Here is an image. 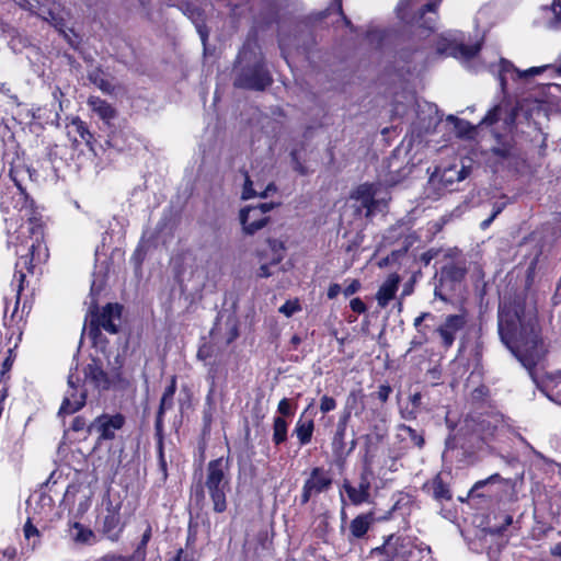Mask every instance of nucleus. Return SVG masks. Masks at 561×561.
Wrapping results in <instances>:
<instances>
[{"mask_svg": "<svg viewBox=\"0 0 561 561\" xmlns=\"http://www.w3.org/2000/svg\"><path fill=\"white\" fill-rule=\"evenodd\" d=\"M551 554L561 558V542L556 543L551 548Z\"/></svg>", "mask_w": 561, "mask_h": 561, "instance_id": "obj_59", "label": "nucleus"}, {"mask_svg": "<svg viewBox=\"0 0 561 561\" xmlns=\"http://www.w3.org/2000/svg\"><path fill=\"white\" fill-rule=\"evenodd\" d=\"M277 411L284 415V416H290L293 415L294 411H293V407L289 402L288 399L284 398L279 401L278 403V407H277Z\"/></svg>", "mask_w": 561, "mask_h": 561, "instance_id": "obj_40", "label": "nucleus"}, {"mask_svg": "<svg viewBox=\"0 0 561 561\" xmlns=\"http://www.w3.org/2000/svg\"><path fill=\"white\" fill-rule=\"evenodd\" d=\"M85 380L93 383L99 389H107L110 379L104 370L95 363L88 365L84 369Z\"/></svg>", "mask_w": 561, "mask_h": 561, "instance_id": "obj_27", "label": "nucleus"}, {"mask_svg": "<svg viewBox=\"0 0 561 561\" xmlns=\"http://www.w3.org/2000/svg\"><path fill=\"white\" fill-rule=\"evenodd\" d=\"M197 32L201 36L202 42L205 44V41L207 38V33L204 31V27L199 24L196 25Z\"/></svg>", "mask_w": 561, "mask_h": 561, "instance_id": "obj_60", "label": "nucleus"}, {"mask_svg": "<svg viewBox=\"0 0 561 561\" xmlns=\"http://www.w3.org/2000/svg\"><path fill=\"white\" fill-rule=\"evenodd\" d=\"M257 275L260 277H268L272 275V272L270 271V266L266 264L261 265L259 268Z\"/></svg>", "mask_w": 561, "mask_h": 561, "instance_id": "obj_55", "label": "nucleus"}, {"mask_svg": "<svg viewBox=\"0 0 561 561\" xmlns=\"http://www.w3.org/2000/svg\"><path fill=\"white\" fill-rule=\"evenodd\" d=\"M352 198L360 203L365 209V216L371 217L380 213L387 206L386 198H377V186L375 184H362L351 195Z\"/></svg>", "mask_w": 561, "mask_h": 561, "instance_id": "obj_11", "label": "nucleus"}, {"mask_svg": "<svg viewBox=\"0 0 561 561\" xmlns=\"http://www.w3.org/2000/svg\"><path fill=\"white\" fill-rule=\"evenodd\" d=\"M357 399V394L355 392H351L347 398V408L351 405V402H355Z\"/></svg>", "mask_w": 561, "mask_h": 561, "instance_id": "obj_64", "label": "nucleus"}, {"mask_svg": "<svg viewBox=\"0 0 561 561\" xmlns=\"http://www.w3.org/2000/svg\"><path fill=\"white\" fill-rule=\"evenodd\" d=\"M550 12L556 16L557 21H561V4H554Z\"/></svg>", "mask_w": 561, "mask_h": 561, "instance_id": "obj_57", "label": "nucleus"}, {"mask_svg": "<svg viewBox=\"0 0 561 561\" xmlns=\"http://www.w3.org/2000/svg\"><path fill=\"white\" fill-rule=\"evenodd\" d=\"M150 538H151V527L148 526L147 529L145 530V533L142 534L141 540L138 543V546L147 548V545H148Z\"/></svg>", "mask_w": 561, "mask_h": 561, "instance_id": "obj_49", "label": "nucleus"}, {"mask_svg": "<svg viewBox=\"0 0 561 561\" xmlns=\"http://www.w3.org/2000/svg\"><path fill=\"white\" fill-rule=\"evenodd\" d=\"M399 467V457L391 451H388L379 459V467L378 469L375 468V476L386 479L389 472L398 471Z\"/></svg>", "mask_w": 561, "mask_h": 561, "instance_id": "obj_29", "label": "nucleus"}, {"mask_svg": "<svg viewBox=\"0 0 561 561\" xmlns=\"http://www.w3.org/2000/svg\"><path fill=\"white\" fill-rule=\"evenodd\" d=\"M273 203H262L256 206H248L240 211V221L243 230L248 234H253L257 230L262 229L268 218L266 214L274 208Z\"/></svg>", "mask_w": 561, "mask_h": 561, "instance_id": "obj_10", "label": "nucleus"}, {"mask_svg": "<svg viewBox=\"0 0 561 561\" xmlns=\"http://www.w3.org/2000/svg\"><path fill=\"white\" fill-rule=\"evenodd\" d=\"M58 8L59 5L56 4V3H53V5L50 8H48V16L45 15V10L44 9H41V15L45 19V20H49L55 26H58L59 25V22H60V18H59V12H58Z\"/></svg>", "mask_w": 561, "mask_h": 561, "instance_id": "obj_35", "label": "nucleus"}, {"mask_svg": "<svg viewBox=\"0 0 561 561\" xmlns=\"http://www.w3.org/2000/svg\"><path fill=\"white\" fill-rule=\"evenodd\" d=\"M469 174V169L461 164L454 163L445 167L442 170H437L436 176L439 178V182L446 188H451L455 183L465 180Z\"/></svg>", "mask_w": 561, "mask_h": 561, "instance_id": "obj_18", "label": "nucleus"}, {"mask_svg": "<svg viewBox=\"0 0 561 561\" xmlns=\"http://www.w3.org/2000/svg\"><path fill=\"white\" fill-rule=\"evenodd\" d=\"M301 310V306L298 299L287 300L278 309L285 317L290 318L293 314Z\"/></svg>", "mask_w": 561, "mask_h": 561, "instance_id": "obj_34", "label": "nucleus"}, {"mask_svg": "<svg viewBox=\"0 0 561 561\" xmlns=\"http://www.w3.org/2000/svg\"><path fill=\"white\" fill-rule=\"evenodd\" d=\"M341 293V286L339 284L330 285L328 289V298L334 299Z\"/></svg>", "mask_w": 561, "mask_h": 561, "instance_id": "obj_50", "label": "nucleus"}, {"mask_svg": "<svg viewBox=\"0 0 561 561\" xmlns=\"http://www.w3.org/2000/svg\"><path fill=\"white\" fill-rule=\"evenodd\" d=\"M18 551L14 547H5L4 549L0 550V561H18Z\"/></svg>", "mask_w": 561, "mask_h": 561, "instance_id": "obj_38", "label": "nucleus"}, {"mask_svg": "<svg viewBox=\"0 0 561 561\" xmlns=\"http://www.w3.org/2000/svg\"><path fill=\"white\" fill-rule=\"evenodd\" d=\"M288 424L282 416H276L273 424V442L280 445L287 439Z\"/></svg>", "mask_w": 561, "mask_h": 561, "instance_id": "obj_31", "label": "nucleus"}, {"mask_svg": "<svg viewBox=\"0 0 561 561\" xmlns=\"http://www.w3.org/2000/svg\"><path fill=\"white\" fill-rule=\"evenodd\" d=\"M125 423L122 414H102L96 417L89 426V434H96L99 439H113L116 431L121 430Z\"/></svg>", "mask_w": 561, "mask_h": 561, "instance_id": "obj_14", "label": "nucleus"}, {"mask_svg": "<svg viewBox=\"0 0 561 561\" xmlns=\"http://www.w3.org/2000/svg\"><path fill=\"white\" fill-rule=\"evenodd\" d=\"M547 71L550 77H561V62L519 70L510 60L501 58L499 64V81L504 96L486 113L480 125L491 127L496 137L511 133L515 126L517 105L506 96L508 79L527 82L535 76Z\"/></svg>", "mask_w": 561, "mask_h": 561, "instance_id": "obj_3", "label": "nucleus"}, {"mask_svg": "<svg viewBox=\"0 0 561 561\" xmlns=\"http://www.w3.org/2000/svg\"><path fill=\"white\" fill-rule=\"evenodd\" d=\"M430 317V313L428 312H423L421 313L419 317H416L414 319V327L415 328H419L421 325V323L427 318Z\"/></svg>", "mask_w": 561, "mask_h": 561, "instance_id": "obj_58", "label": "nucleus"}, {"mask_svg": "<svg viewBox=\"0 0 561 561\" xmlns=\"http://www.w3.org/2000/svg\"><path fill=\"white\" fill-rule=\"evenodd\" d=\"M497 322L502 343L528 370L538 388L551 401L561 405V373L547 374L539 379L534 371V366L547 353L535 308L520 299H504L500 304Z\"/></svg>", "mask_w": 561, "mask_h": 561, "instance_id": "obj_1", "label": "nucleus"}, {"mask_svg": "<svg viewBox=\"0 0 561 561\" xmlns=\"http://www.w3.org/2000/svg\"><path fill=\"white\" fill-rule=\"evenodd\" d=\"M451 476L448 471H442L432 480L430 489L433 497L438 502L449 501L453 497L450 490Z\"/></svg>", "mask_w": 561, "mask_h": 561, "instance_id": "obj_19", "label": "nucleus"}, {"mask_svg": "<svg viewBox=\"0 0 561 561\" xmlns=\"http://www.w3.org/2000/svg\"><path fill=\"white\" fill-rule=\"evenodd\" d=\"M331 484L332 478L329 471L321 467L313 468L302 485L301 504H307L312 496L329 490Z\"/></svg>", "mask_w": 561, "mask_h": 561, "instance_id": "obj_12", "label": "nucleus"}, {"mask_svg": "<svg viewBox=\"0 0 561 561\" xmlns=\"http://www.w3.org/2000/svg\"><path fill=\"white\" fill-rule=\"evenodd\" d=\"M493 154L497 158L499 162L508 169L517 172L526 164L525 154L516 146L503 142L492 149Z\"/></svg>", "mask_w": 561, "mask_h": 561, "instance_id": "obj_17", "label": "nucleus"}, {"mask_svg": "<svg viewBox=\"0 0 561 561\" xmlns=\"http://www.w3.org/2000/svg\"><path fill=\"white\" fill-rule=\"evenodd\" d=\"M69 134H75V141L79 142H85L87 145H91L93 135L88 129L85 123L81 121L79 117L72 118L70 125L68 126Z\"/></svg>", "mask_w": 561, "mask_h": 561, "instance_id": "obj_30", "label": "nucleus"}, {"mask_svg": "<svg viewBox=\"0 0 561 561\" xmlns=\"http://www.w3.org/2000/svg\"><path fill=\"white\" fill-rule=\"evenodd\" d=\"M122 318V306L118 304H107L101 312H91V320L87 334L95 340L100 329L115 334L118 331V327Z\"/></svg>", "mask_w": 561, "mask_h": 561, "instance_id": "obj_8", "label": "nucleus"}, {"mask_svg": "<svg viewBox=\"0 0 561 561\" xmlns=\"http://www.w3.org/2000/svg\"><path fill=\"white\" fill-rule=\"evenodd\" d=\"M402 428L408 432L411 442L417 447H422L424 445V438L421 434H419L415 430L410 426L403 425Z\"/></svg>", "mask_w": 561, "mask_h": 561, "instance_id": "obj_39", "label": "nucleus"}, {"mask_svg": "<svg viewBox=\"0 0 561 561\" xmlns=\"http://www.w3.org/2000/svg\"><path fill=\"white\" fill-rule=\"evenodd\" d=\"M104 561H128L127 557L116 556V554H106L104 557Z\"/></svg>", "mask_w": 561, "mask_h": 561, "instance_id": "obj_56", "label": "nucleus"}, {"mask_svg": "<svg viewBox=\"0 0 561 561\" xmlns=\"http://www.w3.org/2000/svg\"><path fill=\"white\" fill-rule=\"evenodd\" d=\"M24 537L31 541V549L34 550L39 545V530L32 524L28 518L23 527Z\"/></svg>", "mask_w": 561, "mask_h": 561, "instance_id": "obj_32", "label": "nucleus"}, {"mask_svg": "<svg viewBox=\"0 0 561 561\" xmlns=\"http://www.w3.org/2000/svg\"><path fill=\"white\" fill-rule=\"evenodd\" d=\"M85 403V392L81 389L80 377L76 373L68 376V390L65 393L59 414H72Z\"/></svg>", "mask_w": 561, "mask_h": 561, "instance_id": "obj_13", "label": "nucleus"}, {"mask_svg": "<svg viewBox=\"0 0 561 561\" xmlns=\"http://www.w3.org/2000/svg\"><path fill=\"white\" fill-rule=\"evenodd\" d=\"M124 526L117 512L111 511L104 517L102 531L111 541H117L123 533Z\"/></svg>", "mask_w": 561, "mask_h": 561, "instance_id": "obj_22", "label": "nucleus"}, {"mask_svg": "<svg viewBox=\"0 0 561 561\" xmlns=\"http://www.w3.org/2000/svg\"><path fill=\"white\" fill-rule=\"evenodd\" d=\"M485 485H497V490L499 491H504V492L512 491V492H514L515 483L511 479H504L499 473H494V474L490 476L486 479L477 481L473 484V486L471 489V492H477L480 489L484 488Z\"/></svg>", "mask_w": 561, "mask_h": 561, "instance_id": "obj_24", "label": "nucleus"}, {"mask_svg": "<svg viewBox=\"0 0 561 561\" xmlns=\"http://www.w3.org/2000/svg\"><path fill=\"white\" fill-rule=\"evenodd\" d=\"M228 471V460L222 457L214 459L207 465L205 488L216 513H222L227 510V494L230 491Z\"/></svg>", "mask_w": 561, "mask_h": 561, "instance_id": "obj_5", "label": "nucleus"}, {"mask_svg": "<svg viewBox=\"0 0 561 561\" xmlns=\"http://www.w3.org/2000/svg\"><path fill=\"white\" fill-rule=\"evenodd\" d=\"M480 43L467 44L465 35L460 32H448L440 36L437 43V53L468 60L480 50Z\"/></svg>", "mask_w": 561, "mask_h": 561, "instance_id": "obj_6", "label": "nucleus"}, {"mask_svg": "<svg viewBox=\"0 0 561 561\" xmlns=\"http://www.w3.org/2000/svg\"><path fill=\"white\" fill-rule=\"evenodd\" d=\"M391 392V388L389 386L382 385L378 389V399L382 402H386L389 398V394Z\"/></svg>", "mask_w": 561, "mask_h": 561, "instance_id": "obj_47", "label": "nucleus"}, {"mask_svg": "<svg viewBox=\"0 0 561 561\" xmlns=\"http://www.w3.org/2000/svg\"><path fill=\"white\" fill-rule=\"evenodd\" d=\"M275 191L276 186L274 183H268L266 186H264V184L260 180L253 181L248 174H245L244 185L242 190L243 199H250L255 196L265 198Z\"/></svg>", "mask_w": 561, "mask_h": 561, "instance_id": "obj_20", "label": "nucleus"}, {"mask_svg": "<svg viewBox=\"0 0 561 561\" xmlns=\"http://www.w3.org/2000/svg\"><path fill=\"white\" fill-rule=\"evenodd\" d=\"M442 0H430L426 4L423 5L420 14L413 23L417 26L423 27L425 30L432 31L434 30L437 22V12L436 9L439 5ZM411 0H400L397 5L398 16L402 21H407L410 23L408 19V9L410 7Z\"/></svg>", "mask_w": 561, "mask_h": 561, "instance_id": "obj_9", "label": "nucleus"}, {"mask_svg": "<svg viewBox=\"0 0 561 561\" xmlns=\"http://www.w3.org/2000/svg\"><path fill=\"white\" fill-rule=\"evenodd\" d=\"M336 408V401L329 396H323L320 400V410L322 413H328Z\"/></svg>", "mask_w": 561, "mask_h": 561, "instance_id": "obj_37", "label": "nucleus"}, {"mask_svg": "<svg viewBox=\"0 0 561 561\" xmlns=\"http://www.w3.org/2000/svg\"><path fill=\"white\" fill-rule=\"evenodd\" d=\"M270 245L272 250L274 251V264H277L279 260L282 259V251L284 250L283 243L278 242L276 240L270 241Z\"/></svg>", "mask_w": 561, "mask_h": 561, "instance_id": "obj_41", "label": "nucleus"}, {"mask_svg": "<svg viewBox=\"0 0 561 561\" xmlns=\"http://www.w3.org/2000/svg\"><path fill=\"white\" fill-rule=\"evenodd\" d=\"M446 272L447 273H453V276L456 278V279H459L463 276V271L461 268H458L456 266H449L448 268H446Z\"/></svg>", "mask_w": 561, "mask_h": 561, "instance_id": "obj_52", "label": "nucleus"}, {"mask_svg": "<svg viewBox=\"0 0 561 561\" xmlns=\"http://www.w3.org/2000/svg\"><path fill=\"white\" fill-rule=\"evenodd\" d=\"M360 288V283L357 279L351 280V283L344 288L343 294L345 297H350L357 293Z\"/></svg>", "mask_w": 561, "mask_h": 561, "instance_id": "obj_43", "label": "nucleus"}, {"mask_svg": "<svg viewBox=\"0 0 561 561\" xmlns=\"http://www.w3.org/2000/svg\"><path fill=\"white\" fill-rule=\"evenodd\" d=\"M11 367L8 366V360L4 363V367H2V370L0 373V380L7 385V381L4 380L7 371L10 370Z\"/></svg>", "mask_w": 561, "mask_h": 561, "instance_id": "obj_61", "label": "nucleus"}, {"mask_svg": "<svg viewBox=\"0 0 561 561\" xmlns=\"http://www.w3.org/2000/svg\"><path fill=\"white\" fill-rule=\"evenodd\" d=\"M374 477H375L374 456L367 454L365 457V460H364V469L360 474L358 484L353 485L347 481H345L343 483V489L353 505L357 506V505L369 502L371 480Z\"/></svg>", "mask_w": 561, "mask_h": 561, "instance_id": "obj_7", "label": "nucleus"}, {"mask_svg": "<svg viewBox=\"0 0 561 561\" xmlns=\"http://www.w3.org/2000/svg\"><path fill=\"white\" fill-rule=\"evenodd\" d=\"M19 171L11 170L10 175L15 183L16 191L11 196H4L1 202L7 226L8 247L14 248L18 261L15 263L14 278L18 280V296L22 290L24 270L31 272L36 264L45 262L48 257L47 247L44 244V231L39 213L34 208L18 179ZM19 299L15 301L11 321L18 311Z\"/></svg>", "mask_w": 561, "mask_h": 561, "instance_id": "obj_2", "label": "nucleus"}, {"mask_svg": "<svg viewBox=\"0 0 561 561\" xmlns=\"http://www.w3.org/2000/svg\"><path fill=\"white\" fill-rule=\"evenodd\" d=\"M69 536L71 539L80 545H91L94 542V533L78 522L69 525Z\"/></svg>", "mask_w": 561, "mask_h": 561, "instance_id": "obj_28", "label": "nucleus"}, {"mask_svg": "<svg viewBox=\"0 0 561 561\" xmlns=\"http://www.w3.org/2000/svg\"><path fill=\"white\" fill-rule=\"evenodd\" d=\"M71 427L75 432L82 431L85 427V421L82 417H76Z\"/></svg>", "mask_w": 561, "mask_h": 561, "instance_id": "obj_51", "label": "nucleus"}, {"mask_svg": "<svg viewBox=\"0 0 561 561\" xmlns=\"http://www.w3.org/2000/svg\"><path fill=\"white\" fill-rule=\"evenodd\" d=\"M159 468H160V471L162 473V479L165 480L167 477H168L167 461L164 459L163 450H162V446L161 445L159 447Z\"/></svg>", "mask_w": 561, "mask_h": 561, "instance_id": "obj_45", "label": "nucleus"}, {"mask_svg": "<svg viewBox=\"0 0 561 561\" xmlns=\"http://www.w3.org/2000/svg\"><path fill=\"white\" fill-rule=\"evenodd\" d=\"M227 327H228V330H229V335L227 337V344L231 343L232 341H234L238 335H239V332H238V328H237V324L234 322H229L227 323Z\"/></svg>", "mask_w": 561, "mask_h": 561, "instance_id": "obj_46", "label": "nucleus"}, {"mask_svg": "<svg viewBox=\"0 0 561 561\" xmlns=\"http://www.w3.org/2000/svg\"><path fill=\"white\" fill-rule=\"evenodd\" d=\"M350 416V413H346L339 422V427H337V432H336V436L340 437L341 439L344 437V432H345V424L347 422V419Z\"/></svg>", "mask_w": 561, "mask_h": 561, "instance_id": "obj_48", "label": "nucleus"}, {"mask_svg": "<svg viewBox=\"0 0 561 561\" xmlns=\"http://www.w3.org/2000/svg\"><path fill=\"white\" fill-rule=\"evenodd\" d=\"M272 82L268 71L262 64H257L250 69L244 70L236 80L237 87L264 90Z\"/></svg>", "mask_w": 561, "mask_h": 561, "instance_id": "obj_16", "label": "nucleus"}, {"mask_svg": "<svg viewBox=\"0 0 561 561\" xmlns=\"http://www.w3.org/2000/svg\"><path fill=\"white\" fill-rule=\"evenodd\" d=\"M390 263V257H383L378 262L379 267H386Z\"/></svg>", "mask_w": 561, "mask_h": 561, "instance_id": "obj_63", "label": "nucleus"}, {"mask_svg": "<svg viewBox=\"0 0 561 561\" xmlns=\"http://www.w3.org/2000/svg\"><path fill=\"white\" fill-rule=\"evenodd\" d=\"M399 283L400 277L396 273L390 274L387 277V279L382 283V285L379 287L376 294V300L379 307H387L390 300L393 299L396 293L398 291Z\"/></svg>", "mask_w": 561, "mask_h": 561, "instance_id": "obj_21", "label": "nucleus"}, {"mask_svg": "<svg viewBox=\"0 0 561 561\" xmlns=\"http://www.w3.org/2000/svg\"><path fill=\"white\" fill-rule=\"evenodd\" d=\"M291 158H293L295 170L300 173H305L306 171H305L304 167L301 165V163L298 161L297 154L295 151L291 152Z\"/></svg>", "mask_w": 561, "mask_h": 561, "instance_id": "obj_54", "label": "nucleus"}, {"mask_svg": "<svg viewBox=\"0 0 561 561\" xmlns=\"http://www.w3.org/2000/svg\"><path fill=\"white\" fill-rule=\"evenodd\" d=\"M495 218L491 215L489 218L481 222V228L486 229Z\"/></svg>", "mask_w": 561, "mask_h": 561, "instance_id": "obj_62", "label": "nucleus"}, {"mask_svg": "<svg viewBox=\"0 0 561 561\" xmlns=\"http://www.w3.org/2000/svg\"><path fill=\"white\" fill-rule=\"evenodd\" d=\"M505 206H506L505 202L495 203L493 206L492 216L494 218H496L502 213V210L505 208Z\"/></svg>", "mask_w": 561, "mask_h": 561, "instance_id": "obj_53", "label": "nucleus"}, {"mask_svg": "<svg viewBox=\"0 0 561 561\" xmlns=\"http://www.w3.org/2000/svg\"><path fill=\"white\" fill-rule=\"evenodd\" d=\"M374 523L373 513L360 514L356 516L350 524V533L352 538L360 539L363 538L370 526Z\"/></svg>", "mask_w": 561, "mask_h": 561, "instance_id": "obj_25", "label": "nucleus"}, {"mask_svg": "<svg viewBox=\"0 0 561 561\" xmlns=\"http://www.w3.org/2000/svg\"><path fill=\"white\" fill-rule=\"evenodd\" d=\"M350 307L356 313H364L366 311V306L360 298H353Z\"/></svg>", "mask_w": 561, "mask_h": 561, "instance_id": "obj_44", "label": "nucleus"}, {"mask_svg": "<svg viewBox=\"0 0 561 561\" xmlns=\"http://www.w3.org/2000/svg\"><path fill=\"white\" fill-rule=\"evenodd\" d=\"M146 548L137 546L134 553L127 557L128 561H145L146 560Z\"/></svg>", "mask_w": 561, "mask_h": 561, "instance_id": "obj_42", "label": "nucleus"}, {"mask_svg": "<svg viewBox=\"0 0 561 561\" xmlns=\"http://www.w3.org/2000/svg\"><path fill=\"white\" fill-rule=\"evenodd\" d=\"M175 390H176V381H175V378L173 377L171 380V383L165 388L163 396L161 398L159 415H161L165 409H168L172 405V400H173Z\"/></svg>", "mask_w": 561, "mask_h": 561, "instance_id": "obj_33", "label": "nucleus"}, {"mask_svg": "<svg viewBox=\"0 0 561 561\" xmlns=\"http://www.w3.org/2000/svg\"><path fill=\"white\" fill-rule=\"evenodd\" d=\"M430 548L416 539L399 534L388 536L382 546L373 550L379 561H430Z\"/></svg>", "mask_w": 561, "mask_h": 561, "instance_id": "obj_4", "label": "nucleus"}, {"mask_svg": "<svg viewBox=\"0 0 561 561\" xmlns=\"http://www.w3.org/2000/svg\"><path fill=\"white\" fill-rule=\"evenodd\" d=\"M306 411L301 414L296 423L294 433L297 436L300 445H307L311 442L314 431V422L312 419H305Z\"/></svg>", "mask_w": 561, "mask_h": 561, "instance_id": "obj_26", "label": "nucleus"}, {"mask_svg": "<svg viewBox=\"0 0 561 561\" xmlns=\"http://www.w3.org/2000/svg\"><path fill=\"white\" fill-rule=\"evenodd\" d=\"M468 323V313L461 310L458 314H449L445 318L444 322L436 329V332L442 339V344L449 348L458 332L463 330Z\"/></svg>", "mask_w": 561, "mask_h": 561, "instance_id": "obj_15", "label": "nucleus"}, {"mask_svg": "<svg viewBox=\"0 0 561 561\" xmlns=\"http://www.w3.org/2000/svg\"><path fill=\"white\" fill-rule=\"evenodd\" d=\"M331 13H336L340 19L345 23V24H348V20L346 19V16L343 14L342 12V0H332V4L331 7L327 10L325 12V15L327 14H331Z\"/></svg>", "mask_w": 561, "mask_h": 561, "instance_id": "obj_36", "label": "nucleus"}, {"mask_svg": "<svg viewBox=\"0 0 561 561\" xmlns=\"http://www.w3.org/2000/svg\"><path fill=\"white\" fill-rule=\"evenodd\" d=\"M88 105L92 112L98 115L103 122L108 124L116 116L115 108L106 101L99 96H90L88 99Z\"/></svg>", "mask_w": 561, "mask_h": 561, "instance_id": "obj_23", "label": "nucleus"}]
</instances>
